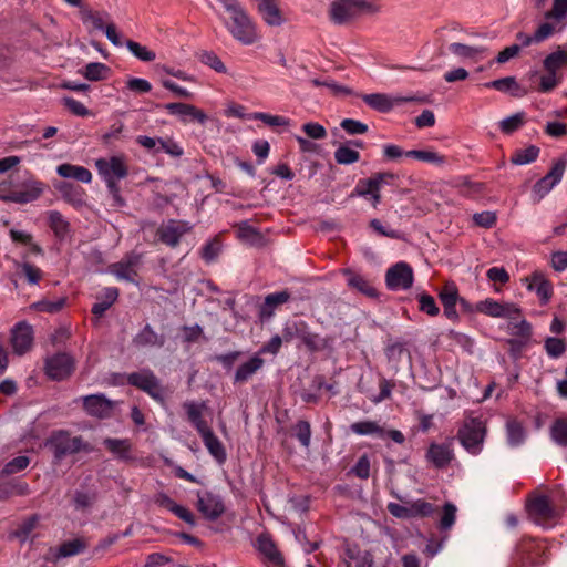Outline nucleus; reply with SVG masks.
Instances as JSON below:
<instances>
[{
	"label": "nucleus",
	"instance_id": "1",
	"mask_svg": "<svg viewBox=\"0 0 567 567\" xmlns=\"http://www.w3.org/2000/svg\"><path fill=\"white\" fill-rule=\"evenodd\" d=\"M95 167L99 175L104 181L109 193L114 197H120L118 182L128 175V166L123 156H111L110 158H97Z\"/></svg>",
	"mask_w": 567,
	"mask_h": 567
},
{
	"label": "nucleus",
	"instance_id": "2",
	"mask_svg": "<svg viewBox=\"0 0 567 567\" xmlns=\"http://www.w3.org/2000/svg\"><path fill=\"white\" fill-rule=\"evenodd\" d=\"M525 508L528 517L537 525L550 527L561 517L563 511L554 506L546 495L529 494Z\"/></svg>",
	"mask_w": 567,
	"mask_h": 567
},
{
	"label": "nucleus",
	"instance_id": "3",
	"mask_svg": "<svg viewBox=\"0 0 567 567\" xmlns=\"http://www.w3.org/2000/svg\"><path fill=\"white\" fill-rule=\"evenodd\" d=\"M225 11L223 21L230 34L244 44H248V16L237 0H218Z\"/></svg>",
	"mask_w": 567,
	"mask_h": 567
},
{
	"label": "nucleus",
	"instance_id": "4",
	"mask_svg": "<svg viewBox=\"0 0 567 567\" xmlns=\"http://www.w3.org/2000/svg\"><path fill=\"white\" fill-rule=\"evenodd\" d=\"M486 433L485 421L480 417L467 416L457 431V439L470 453L477 454L482 450Z\"/></svg>",
	"mask_w": 567,
	"mask_h": 567
},
{
	"label": "nucleus",
	"instance_id": "5",
	"mask_svg": "<svg viewBox=\"0 0 567 567\" xmlns=\"http://www.w3.org/2000/svg\"><path fill=\"white\" fill-rule=\"evenodd\" d=\"M378 7L368 0H332L330 17L334 23L342 24L359 12H375Z\"/></svg>",
	"mask_w": 567,
	"mask_h": 567
},
{
	"label": "nucleus",
	"instance_id": "6",
	"mask_svg": "<svg viewBox=\"0 0 567 567\" xmlns=\"http://www.w3.org/2000/svg\"><path fill=\"white\" fill-rule=\"evenodd\" d=\"M286 341L301 340L310 351H324L329 349V342L324 338L308 331L303 321H288L282 331Z\"/></svg>",
	"mask_w": 567,
	"mask_h": 567
},
{
	"label": "nucleus",
	"instance_id": "7",
	"mask_svg": "<svg viewBox=\"0 0 567 567\" xmlns=\"http://www.w3.org/2000/svg\"><path fill=\"white\" fill-rule=\"evenodd\" d=\"M395 179L392 173H380L368 179L358 182L350 197H364L368 198L372 206L375 208L381 202L380 190L385 184H390Z\"/></svg>",
	"mask_w": 567,
	"mask_h": 567
},
{
	"label": "nucleus",
	"instance_id": "8",
	"mask_svg": "<svg viewBox=\"0 0 567 567\" xmlns=\"http://www.w3.org/2000/svg\"><path fill=\"white\" fill-rule=\"evenodd\" d=\"M142 264V255L135 251L127 252L120 261L113 262L107 267V272L113 275L118 281H126L138 285V269Z\"/></svg>",
	"mask_w": 567,
	"mask_h": 567
},
{
	"label": "nucleus",
	"instance_id": "9",
	"mask_svg": "<svg viewBox=\"0 0 567 567\" xmlns=\"http://www.w3.org/2000/svg\"><path fill=\"white\" fill-rule=\"evenodd\" d=\"M127 382L147 393L155 401L164 404L165 389L152 371L141 370L138 372L130 373L127 375Z\"/></svg>",
	"mask_w": 567,
	"mask_h": 567
},
{
	"label": "nucleus",
	"instance_id": "10",
	"mask_svg": "<svg viewBox=\"0 0 567 567\" xmlns=\"http://www.w3.org/2000/svg\"><path fill=\"white\" fill-rule=\"evenodd\" d=\"M475 310L492 318H503L506 320L518 319L522 312V308L515 302H498L492 298L477 302Z\"/></svg>",
	"mask_w": 567,
	"mask_h": 567
},
{
	"label": "nucleus",
	"instance_id": "11",
	"mask_svg": "<svg viewBox=\"0 0 567 567\" xmlns=\"http://www.w3.org/2000/svg\"><path fill=\"white\" fill-rule=\"evenodd\" d=\"M192 226L188 221L169 219L157 229L158 240L169 247H176L181 238L189 233Z\"/></svg>",
	"mask_w": 567,
	"mask_h": 567
},
{
	"label": "nucleus",
	"instance_id": "12",
	"mask_svg": "<svg viewBox=\"0 0 567 567\" xmlns=\"http://www.w3.org/2000/svg\"><path fill=\"white\" fill-rule=\"evenodd\" d=\"M385 281L391 290H406L413 284V270L406 262L400 261L388 269Z\"/></svg>",
	"mask_w": 567,
	"mask_h": 567
},
{
	"label": "nucleus",
	"instance_id": "13",
	"mask_svg": "<svg viewBox=\"0 0 567 567\" xmlns=\"http://www.w3.org/2000/svg\"><path fill=\"white\" fill-rule=\"evenodd\" d=\"M528 291H533L538 297L540 305H547L553 297V285L542 271H534L522 279Z\"/></svg>",
	"mask_w": 567,
	"mask_h": 567
},
{
	"label": "nucleus",
	"instance_id": "14",
	"mask_svg": "<svg viewBox=\"0 0 567 567\" xmlns=\"http://www.w3.org/2000/svg\"><path fill=\"white\" fill-rule=\"evenodd\" d=\"M48 445L53 451L55 458L73 454L81 449V439L72 437L64 431L55 432L48 441Z\"/></svg>",
	"mask_w": 567,
	"mask_h": 567
},
{
	"label": "nucleus",
	"instance_id": "15",
	"mask_svg": "<svg viewBox=\"0 0 567 567\" xmlns=\"http://www.w3.org/2000/svg\"><path fill=\"white\" fill-rule=\"evenodd\" d=\"M565 168V162L555 163L551 169L534 185L532 194L535 200L544 198L561 181Z\"/></svg>",
	"mask_w": 567,
	"mask_h": 567
},
{
	"label": "nucleus",
	"instance_id": "16",
	"mask_svg": "<svg viewBox=\"0 0 567 567\" xmlns=\"http://www.w3.org/2000/svg\"><path fill=\"white\" fill-rule=\"evenodd\" d=\"M11 344L16 354H24L30 351L34 340V332L31 324L20 321L11 329Z\"/></svg>",
	"mask_w": 567,
	"mask_h": 567
},
{
	"label": "nucleus",
	"instance_id": "17",
	"mask_svg": "<svg viewBox=\"0 0 567 567\" xmlns=\"http://www.w3.org/2000/svg\"><path fill=\"white\" fill-rule=\"evenodd\" d=\"M256 548L268 567H285V558L268 534L258 536Z\"/></svg>",
	"mask_w": 567,
	"mask_h": 567
},
{
	"label": "nucleus",
	"instance_id": "18",
	"mask_svg": "<svg viewBox=\"0 0 567 567\" xmlns=\"http://www.w3.org/2000/svg\"><path fill=\"white\" fill-rule=\"evenodd\" d=\"M85 412L97 419L109 417L114 408V402L104 394H90L81 398Z\"/></svg>",
	"mask_w": 567,
	"mask_h": 567
},
{
	"label": "nucleus",
	"instance_id": "19",
	"mask_svg": "<svg viewBox=\"0 0 567 567\" xmlns=\"http://www.w3.org/2000/svg\"><path fill=\"white\" fill-rule=\"evenodd\" d=\"M261 20L269 27H281L286 22L278 0H255Z\"/></svg>",
	"mask_w": 567,
	"mask_h": 567
},
{
	"label": "nucleus",
	"instance_id": "20",
	"mask_svg": "<svg viewBox=\"0 0 567 567\" xmlns=\"http://www.w3.org/2000/svg\"><path fill=\"white\" fill-rule=\"evenodd\" d=\"M362 99L371 109L382 113L391 111L396 105L412 102L414 100L413 97L389 95L384 93L364 94L362 95Z\"/></svg>",
	"mask_w": 567,
	"mask_h": 567
},
{
	"label": "nucleus",
	"instance_id": "21",
	"mask_svg": "<svg viewBox=\"0 0 567 567\" xmlns=\"http://www.w3.org/2000/svg\"><path fill=\"white\" fill-rule=\"evenodd\" d=\"M164 109L168 114L177 116L182 122H197L204 124L207 120L206 114L190 104L185 103H167Z\"/></svg>",
	"mask_w": 567,
	"mask_h": 567
},
{
	"label": "nucleus",
	"instance_id": "22",
	"mask_svg": "<svg viewBox=\"0 0 567 567\" xmlns=\"http://www.w3.org/2000/svg\"><path fill=\"white\" fill-rule=\"evenodd\" d=\"M74 369L73 357H48L45 361V373L52 380L68 378Z\"/></svg>",
	"mask_w": 567,
	"mask_h": 567
},
{
	"label": "nucleus",
	"instance_id": "23",
	"mask_svg": "<svg viewBox=\"0 0 567 567\" xmlns=\"http://www.w3.org/2000/svg\"><path fill=\"white\" fill-rule=\"evenodd\" d=\"M198 511L208 519L218 518L224 512V503L218 495L210 492H202L197 494Z\"/></svg>",
	"mask_w": 567,
	"mask_h": 567
},
{
	"label": "nucleus",
	"instance_id": "24",
	"mask_svg": "<svg viewBox=\"0 0 567 567\" xmlns=\"http://www.w3.org/2000/svg\"><path fill=\"white\" fill-rule=\"evenodd\" d=\"M453 458L454 453L450 443H431L426 452V460L432 463L435 468L446 467Z\"/></svg>",
	"mask_w": 567,
	"mask_h": 567
},
{
	"label": "nucleus",
	"instance_id": "25",
	"mask_svg": "<svg viewBox=\"0 0 567 567\" xmlns=\"http://www.w3.org/2000/svg\"><path fill=\"white\" fill-rule=\"evenodd\" d=\"M120 290L116 287H106L96 296V302L92 306L91 312L94 316L95 323L117 300Z\"/></svg>",
	"mask_w": 567,
	"mask_h": 567
},
{
	"label": "nucleus",
	"instance_id": "26",
	"mask_svg": "<svg viewBox=\"0 0 567 567\" xmlns=\"http://www.w3.org/2000/svg\"><path fill=\"white\" fill-rule=\"evenodd\" d=\"M199 436L202 437V441L210 456L218 464H224L227 458L226 449L218 436L213 432L212 427L199 433Z\"/></svg>",
	"mask_w": 567,
	"mask_h": 567
},
{
	"label": "nucleus",
	"instance_id": "27",
	"mask_svg": "<svg viewBox=\"0 0 567 567\" xmlns=\"http://www.w3.org/2000/svg\"><path fill=\"white\" fill-rule=\"evenodd\" d=\"M44 190V184L39 181H32L23 185L20 190H12L9 195L11 202L27 204L38 199Z\"/></svg>",
	"mask_w": 567,
	"mask_h": 567
},
{
	"label": "nucleus",
	"instance_id": "28",
	"mask_svg": "<svg viewBox=\"0 0 567 567\" xmlns=\"http://www.w3.org/2000/svg\"><path fill=\"white\" fill-rule=\"evenodd\" d=\"M56 173L63 178L75 179L84 184L92 182V173L84 166L63 163L56 167Z\"/></svg>",
	"mask_w": 567,
	"mask_h": 567
},
{
	"label": "nucleus",
	"instance_id": "29",
	"mask_svg": "<svg viewBox=\"0 0 567 567\" xmlns=\"http://www.w3.org/2000/svg\"><path fill=\"white\" fill-rule=\"evenodd\" d=\"M53 186L68 203L72 205H81L83 203L84 190L82 187L66 181H58Z\"/></svg>",
	"mask_w": 567,
	"mask_h": 567
},
{
	"label": "nucleus",
	"instance_id": "30",
	"mask_svg": "<svg viewBox=\"0 0 567 567\" xmlns=\"http://www.w3.org/2000/svg\"><path fill=\"white\" fill-rule=\"evenodd\" d=\"M134 344L137 347H163L165 343L164 334L157 333L151 324L145 327L134 337Z\"/></svg>",
	"mask_w": 567,
	"mask_h": 567
},
{
	"label": "nucleus",
	"instance_id": "31",
	"mask_svg": "<svg viewBox=\"0 0 567 567\" xmlns=\"http://www.w3.org/2000/svg\"><path fill=\"white\" fill-rule=\"evenodd\" d=\"M205 408L204 403H197L194 401L185 402L184 409L186 411L188 421L196 429V431L202 433L203 431L210 427L208 423L203 419V410Z\"/></svg>",
	"mask_w": 567,
	"mask_h": 567
},
{
	"label": "nucleus",
	"instance_id": "32",
	"mask_svg": "<svg viewBox=\"0 0 567 567\" xmlns=\"http://www.w3.org/2000/svg\"><path fill=\"white\" fill-rule=\"evenodd\" d=\"M507 329L511 334L519 338L520 342L526 344L530 342L533 337L532 324L519 315L518 319L508 320Z\"/></svg>",
	"mask_w": 567,
	"mask_h": 567
},
{
	"label": "nucleus",
	"instance_id": "33",
	"mask_svg": "<svg viewBox=\"0 0 567 567\" xmlns=\"http://www.w3.org/2000/svg\"><path fill=\"white\" fill-rule=\"evenodd\" d=\"M449 50L455 56L462 60L478 61L482 59L485 49L482 47H473L458 42L451 43Z\"/></svg>",
	"mask_w": 567,
	"mask_h": 567
},
{
	"label": "nucleus",
	"instance_id": "34",
	"mask_svg": "<svg viewBox=\"0 0 567 567\" xmlns=\"http://www.w3.org/2000/svg\"><path fill=\"white\" fill-rule=\"evenodd\" d=\"M81 14L83 23L91 25L93 30L104 31L106 25L112 23L111 17L106 11L83 10Z\"/></svg>",
	"mask_w": 567,
	"mask_h": 567
},
{
	"label": "nucleus",
	"instance_id": "35",
	"mask_svg": "<svg viewBox=\"0 0 567 567\" xmlns=\"http://www.w3.org/2000/svg\"><path fill=\"white\" fill-rule=\"evenodd\" d=\"M49 227L60 240H64L71 229L70 223L58 210H51L49 213Z\"/></svg>",
	"mask_w": 567,
	"mask_h": 567
},
{
	"label": "nucleus",
	"instance_id": "36",
	"mask_svg": "<svg viewBox=\"0 0 567 567\" xmlns=\"http://www.w3.org/2000/svg\"><path fill=\"white\" fill-rule=\"evenodd\" d=\"M223 250L221 234L208 240L200 249V257L206 264L215 262Z\"/></svg>",
	"mask_w": 567,
	"mask_h": 567
},
{
	"label": "nucleus",
	"instance_id": "37",
	"mask_svg": "<svg viewBox=\"0 0 567 567\" xmlns=\"http://www.w3.org/2000/svg\"><path fill=\"white\" fill-rule=\"evenodd\" d=\"M86 547L84 540L80 538L71 539L61 544L54 551L55 559L75 556L82 553Z\"/></svg>",
	"mask_w": 567,
	"mask_h": 567
},
{
	"label": "nucleus",
	"instance_id": "38",
	"mask_svg": "<svg viewBox=\"0 0 567 567\" xmlns=\"http://www.w3.org/2000/svg\"><path fill=\"white\" fill-rule=\"evenodd\" d=\"M565 27L556 20H547L538 25L534 32V40L540 43L556 33L563 32Z\"/></svg>",
	"mask_w": 567,
	"mask_h": 567
},
{
	"label": "nucleus",
	"instance_id": "39",
	"mask_svg": "<svg viewBox=\"0 0 567 567\" xmlns=\"http://www.w3.org/2000/svg\"><path fill=\"white\" fill-rule=\"evenodd\" d=\"M79 72L89 81H102L107 79L110 68L101 62H90Z\"/></svg>",
	"mask_w": 567,
	"mask_h": 567
},
{
	"label": "nucleus",
	"instance_id": "40",
	"mask_svg": "<svg viewBox=\"0 0 567 567\" xmlns=\"http://www.w3.org/2000/svg\"><path fill=\"white\" fill-rule=\"evenodd\" d=\"M406 157H413L415 159L434 164L436 166H443L446 163L444 155L433 150H412L405 153Z\"/></svg>",
	"mask_w": 567,
	"mask_h": 567
},
{
	"label": "nucleus",
	"instance_id": "41",
	"mask_svg": "<svg viewBox=\"0 0 567 567\" xmlns=\"http://www.w3.org/2000/svg\"><path fill=\"white\" fill-rule=\"evenodd\" d=\"M347 275H348V280H347L348 286L350 288L355 289L359 292H361L365 296H369V297H374L377 295L374 288L370 285V282L365 278H363L360 275L350 272V271H347Z\"/></svg>",
	"mask_w": 567,
	"mask_h": 567
},
{
	"label": "nucleus",
	"instance_id": "42",
	"mask_svg": "<svg viewBox=\"0 0 567 567\" xmlns=\"http://www.w3.org/2000/svg\"><path fill=\"white\" fill-rule=\"evenodd\" d=\"M526 122V114L524 112L515 113L511 116L503 118L498 126L504 134H512L519 130Z\"/></svg>",
	"mask_w": 567,
	"mask_h": 567
},
{
	"label": "nucleus",
	"instance_id": "43",
	"mask_svg": "<svg viewBox=\"0 0 567 567\" xmlns=\"http://www.w3.org/2000/svg\"><path fill=\"white\" fill-rule=\"evenodd\" d=\"M181 339L184 343L190 344H200L206 341V337L204 336L203 329L198 324L194 326H185L181 332Z\"/></svg>",
	"mask_w": 567,
	"mask_h": 567
},
{
	"label": "nucleus",
	"instance_id": "44",
	"mask_svg": "<svg viewBox=\"0 0 567 567\" xmlns=\"http://www.w3.org/2000/svg\"><path fill=\"white\" fill-rule=\"evenodd\" d=\"M125 45L127 50L140 61L143 62H152L155 60L156 54L154 51L150 50L147 47L142 45L141 43L133 41V40H126Z\"/></svg>",
	"mask_w": 567,
	"mask_h": 567
},
{
	"label": "nucleus",
	"instance_id": "45",
	"mask_svg": "<svg viewBox=\"0 0 567 567\" xmlns=\"http://www.w3.org/2000/svg\"><path fill=\"white\" fill-rule=\"evenodd\" d=\"M567 63V53L564 50H557L544 60V69L549 73H558V70Z\"/></svg>",
	"mask_w": 567,
	"mask_h": 567
},
{
	"label": "nucleus",
	"instance_id": "46",
	"mask_svg": "<svg viewBox=\"0 0 567 567\" xmlns=\"http://www.w3.org/2000/svg\"><path fill=\"white\" fill-rule=\"evenodd\" d=\"M547 20H556L567 27V0H554L551 10L545 14Z\"/></svg>",
	"mask_w": 567,
	"mask_h": 567
},
{
	"label": "nucleus",
	"instance_id": "47",
	"mask_svg": "<svg viewBox=\"0 0 567 567\" xmlns=\"http://www.w3.org/2000/svg\"><path fill=\"white\" fill-rule=\"evenodd\" d=\"M334 159L340 165L354 164L360 159V153L348 145H341L334 152Z\"/></svg>",
	"mask_w": 567,
	"mask_h": 567
},
{
	"label": "nucleus",
	"instance_id": "48",
	"mask_svg": "<svg viewBox=\"0 0 567 567\" xmlns=\"http://www.w3.org/2000/svg\"><path fill=\"white\" fill-rule=\"evenodd\" d=\"M39 522L38 515H32L24 519L20 526L13 532V536L20 540V543H25L31 533L34 530Z\"/></svg>",
	"mask_w": 567,
	"mask_h": 567
},
{
	"label": "nucleus",
	"instance_id": "49",
	"mask_svg": "<svg viewBox=\"0 0 567 567\" xmlns=\"http://www.w3.org/2000/svg\"><path fill=\"white\" fill-rule=\"evenodd\" d=\"M351 430L359 435L377 434L383 436L385 431L374 421H361L351 424Z\"/></svg>",
	"mask_w": 567,
	"mask_h": 567
},
{
	"label": "nucleus",
	"instance_id": "50",
	"mask_svg": "<svg viewBox=\"0 0 567 567\" xmlns=\"http://www.w3.org/2000/svg\"><path fill=\"white\" fill-rule=\"evenodd\" d=\"M293 435L299 440L302 446L309 447L311 439L310 423L306 420H299L292 426Z\"/></svg>",
	"mask_w": 567,
	"mask_h": 567
},
{
	"label": "nucleus",
	"instance_id": "51",
	"mask_svg": "<svg viewBox=\"0 0 567 567\" xmlns=\"http://www.w3.org/2000/svg\"><path fill=\"white\" fill-rule=\"evenodd\" d=\"M508 441L512 445H518L525 437V430L517 420H509L506 424Z\"/></svg>",
	"mask_w": 567,
	"mask_h": 567
},
{
	"label": "nucleus",
	"instance_id": "52",
	"mask_svg": "<svg viewBox=\"0 0 567 567\" xmlns=\"http://www.w3.org/2000/svg\"><path fill=\"white\" fill-rule=\"evenodd\" d=\"M553 440L561 445L567 446V420L559 419L554 422L550 429Z\"/></svg>",
	"mask_w": 567,
	"mask_h": 567
},
{
	"label": "nucleus",
	"instance_id": "53",
	"mask_svg": "<svg viewBox=\"0 0 567 567\" xmlns=\"http://www.w3.org/2000/svg\"><path fill=\"white\" fill-rule=\"evenodd\" d=\"M442 305H457L460 301L458 289L454 282H446L439 292Z\"/></svg>",
	"mask_w": 567,
	"mask_h": 567
},
{
	"label": "nucleus",
	"instance_id": "54",
	"mask_svg": "<svg viewBox=\"0 0 567 567\" xmlns=\"http://www.w3.org/2000/svg\"><path fill=\"white\" fill-rule=\"evenodd\" d=\"M104 445L120 458L128 457L130 444L126 440L106 439Z\"/></svg>",
	"mask_w": 567,
	"mask_h": 567
},
{
	"label": "nucleus",
	"instance_id": "55",
	"mask_svg": "<svg viewBox=\"0 0 567 567\" xmlns=\"http://www.w3.org/2000/svg\"><path fill=\"white\" fill-rule=\"evenodd\" d=\"M161 151L175 158H178L184 155L183 147L172 138L159 140V146L157 147L155 153H158Z\"/></svg>",
	"mask_w": 567,
	"mask_h": 567
},
{
	"label": "nucleus",
	"instance_id": "56",
	"mask_svg": "<svg viewBox=\"0 0 567 567\" xmlns=\"http://www.w3.org/2000/svg\"><path fill=\"white\" fill-rule=\"evenodd\" d=\"M539 150L536 146H529L525 150L518 151L513 157V163L516 165H526L533 163L538 157Z\"/></svg>",
	"mask_w": 567,
	"mask_h": 567
},
{
	"label": "nucleus",
	"instance_id": "57",
	"mask_svg": "<svg viewBox=\"0 0 567 567\" xmlns=\"http://www.w3.org/2000/svg\"><path fill=\"white\" fill-rule=\"evenodd\" d=\"M410 505H411L412 518L413 517H429L435 511L433 504H431L424 499H417L415 502L410 503Z\"/></svg>",
	"mask_w": 567,
	"mask_h": 567
},
{
	"label": "nucleus",
	"instance_id": "58",
	"mask_svg": "<svg viewBox=\"0 0 567 567\" xmlns=\"http://www.w3.org/2000/svg\"><path fill=\"white\" fill-rule=\"evenodd\" d=\"M250 118H254V120H260V121H262L266 125L271 126V127H275V126H285V125H288V124H289V120H287V118H286V117H284V116H279V115H271V114H268V113H261V112H257V113L250 114Z\"/></svg>",
	"mask_w": 567,
	"mask_h": 567
},
{
	"label": "nucleus",
	"instance_id": "59",
	"mask_svg": "<svg viewBox=\"0 0 567 567\" xmlns=\"http://www.w3.org/2000/svg\"><path fill=\"white\" fill-rule=\"evenodd\" d=\"M349 474H353L360 480H368L370 477V460L367 454L358 460Z\"/></svg>",
	"mask_w": 567,
	"mask_h": 567
},
{
	"label": "nucleus",
	"instance_id": "60",
	"mask_svg": "<svg viewBox=\"0 0 567 567\" xmlns=\"http://www.w3.org/2000/svg\"><path fill=\"white\" fill-rule=\"evenodd\" d=\"M456 507L452 503H446L443 506V514L440 519L439 527L442 530H447L455 522Z\"/></svg>",
	"mask_w": 567,
	"mask_h": 567
},
{
	"label": "nucleus",
	"instance_id": "61",
	"mask_svg": "<svg viewBox=\"0 0 567 567\" xmlns=\"http://www.w3.org/2000/svg\"><path fill=\"white\" fill-rule=\"evenodd\" d=\"M302 131L312 140H323L327 137V130L317 122H307L302 125Z\"/></svg>",
	"mask_w": 567,
	"mask_h": 567
},
{
	"label": "nucleus",
	"instance_id": "62",
	"mask_svg": "<svg viewBox=\"0 0 567 567\" xmlns=\"http://www.w3.org/2000/svg\"><path fill=\"white\" fill-rule=\"evenodd\" d=\"M29 463H30L29 457H27L24 455H20V456L14 457L10 462H8L6 464V466L3 467L2 472L6 475L18 473V472L27 468Z\"/></svg>",
	"mask_w": 567,
	"mask_h": 567
},
{
	"label": "nucleus",
	"instance_id": "63",
	"mask_svg": "<svg viewBox=\"0 0 567 567\" xmlns=\"http://www.w3.org/2000/svg\"><path fill=\"white\" fill-rule=\"evenodd\" d=\"M199 60L202 63L210 66L212 69H214L217 72H225V70H226L221 60L214 52L203 51L199 54Z\"/></svg>",
	"mask_w": 567,
	"mask_h": 567
},
{
	"label": "nucleus",
	"instance_id": "64",
	"mask_svg": "<svg viewBox=\"0 0 567 567\" xmlns=\"http://www.w3.org/2000/svg\"><path fill=\"white\" fill-rule=\"evenodd\" d=\"M545 350L547 354H563L566 351L565 340L558 337H548L545 339Z\"/></svg>",
	"mask_w": 567,
	"mask_h": 567
}]
</instances>
